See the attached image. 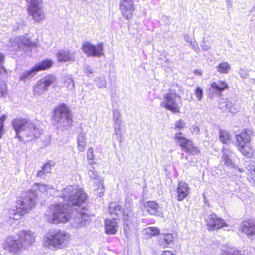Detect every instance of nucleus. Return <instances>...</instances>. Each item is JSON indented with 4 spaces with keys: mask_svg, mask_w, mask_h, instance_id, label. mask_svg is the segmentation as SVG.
<instances>
[{
    "mask_svg": "<svg viewBox=\"0 0 255 255\" xmlns=\"http://www.w3.org/2000/svg\"><path fill=\"white\" fill-rule=\"evenodd\" d=\"M86 133L80 132L77 138V147L80 152L84 151L86 145Z\"/></svg>",
    "mask_w": 255,
    "mask_h": 255,
    "instance_id": "obj_29",
    "label": "nucleus"
},
{
    "mask_svg": "<svg viewBox=\"0 0 255 255\" xmlns=\"http://www.w3.org/2000/svg\"><path fill=\"white\" fill-rule=\"evenodd\" d=\"M54 119L57 122L58 128H67L73 122L69 109L65 105H62L54 110Z\"/></svg>",
    "mask_w": 255,
    "mask_h": 255,
    "instance_id": "obj_5",
    "label": "nucleus"
},
{
    "mask_svg": "<svg viewBox=\"0 0 255 255\" xmlns=\"http://www.w3.org/2000/svg\"><path fill=\"white\" fill-rule=\"evenodd\" d=\"M3 127H1V126H0V138L2 137V135L3 133Z\"/></svg>",
    "mask_w": 255,
    "mask_h": 255,
    "instance_id": "obj_60",
    "label": "nucleus"
},
{
    "mask_svg": "<svg viewBox=\"0 0 255 255\" xmlns=\"http://www.w3.org/2000/svg\"><path fill=\"white\" fill-rule=\"evenodd\" d=\"M58 61L60 62H66L75 61V53L68 50H61L57 54Z\"/></svg>",
    "mask_w": 255,
    "mask_h": 255,
    "instance_id": "obj_21",
    "label": "nucleus"
},
{
    "mask_svg": "<svg viewBox=\"0 0 255 255\" xmlns=\"http://www.w3.org/2000/svg\"><path fill=\"white\" fill-rule=\"evenodd\" d=\"M209 230H214L220 229L227 225L225 221L215 214L209 215L206 219Z\"/></svg>",
    "mask_w": 255,
    "mask_h": 255,
    "instance_id": "obj_17",
    "label": "nucleus"
},
{
    "mask_svg": "<svg viewBox=\"0 0 255 255\" xmlns=\"http://www.w3.org/2000/svg\"><path fill=\"white\" fill-rule=\"evenodd\" d=\"M121 115L120 112L117 110H114L113 111V121L114 122V129L115 133L117 135H121L122 134V129H121V125L122 123V121L121 118Z\"/></svg>",
    "mask_w": 255,
    "mask_h": 255,
    "instance_id": "obj_23",
    "label": "nucleus"
},
{
    "mask_svg": "<svg viewBox=\"0 0 255 255\" xmlns=\"http://www.w3.org/2000/svg\"><path fill=\"white\" fill-rule=\"evenodd\" d=\"M56 81V78L53 75H48L40 80L33 86V94L40 95L47 90V87L50 86Z\"/></svg>",
    "mask_w": 255,
    "mask_h": 255,
    "instance_id": "obj_11",
    "label": "nucleus"
},
{
    "mask_svg": "<svg viewBox=\"0 0 255 255\" xmlns=\"http://www.w3.org/2000/svg\"><path fill=\"white\" fill-rule=\"evenodd\" d=\"M55 165V162L52 160L48 161L46 164L43 165L42 169L46 173H49L51 171V169Z\"/></svg>",
    "mask_w": 255,
    "mask_h": 255,
    "instance_id": "obj_41",
    "label": "nucleus"
},
{
    "mask_svg": "<svg viewBox=\"0 0 255 255\" xmlns=\"http://www.w3.org/2000/svg\"><path fill=\"white\" fill-rule=\"evenodd\" d=\"M2 247L11 255L19 254L24 250V248L19 238L10 236L7 237L2 244Z\"/></svg>",
    "mask_w": 255,
    "mask_h": 255,
    "instance_id": "obj_8",
    "label": "nucleus"
},
{
    "mask_svg": "<svg viewBox=\"0 0 255 255\" xmlns=\"http://www.w3.org/2000/svg\"><path fill=\"white\" fill-rule=\"evenodd\" d=\"M189 190L188 184L184 181H180L176 189L177 199L180 201L183 200L188 195Z\"/></svg>",
    "mask_w": 255,
    "mask_h": 255,
    "instance_id": "obj_20",
    "label": "nucleus"
},
{
    "mask_svg": "<svg viewBox=\"0 0 255 255\" xmlns=\"http://www.w3.org/2000/svg\"><path fill=\"white\" fill-rule=\"evenodd\" d=\"M241 230L253 240L255 239V224L253 221L243 222L241 227Z\"/></svg>",
    "mask_w": 255,
    "mask_h": 255,
    "instance_id": "obj_18",
    "label": "nucleus"
},
{
    "mask_svg": "<svg viewBox=\"0 0 255 255\" xmlns=\"http://www.w3.org/2000/svg\"><path fill=\"white\" fill-rule=\"evenodd\" d=\"M201 46L202 50L204 51H207L210 48V47L207 45L205 41H203L202 42V44L201 45Z\"/></svg>",
    "mask_w": 255,
    "mask_h": 255,
    "instance_id": "obj_54",
    "label": "nucleus"
},
{
    "mask_svg": "<svg viewBox=\"0 0 255 255\" xmlns=\"http://www.w3.org/2000/svg\"><path fill=\"white\" fill-rule=\"evenodd\" d=\"M231 69V65L226 62L221 63L217 67V70L218 72L222 74H227Z\"/></svg>",
    "mask_w": 255,
    "mask_h": 255,
    "instance_id": "obj_33",
    "label": "nucleus"
},
{
    "mask_svg": "<svg viewBox=\"0 0 255 255\" xmlns=\"http://www.w3.org/2000/svg\"><path fill=\"white\" fill-rule=\"evenodd\" d=\"M97 182V188L95 189V194L99 197H102L105 192L102 179H99V181Z\"/></svg>",
    "mask_w": 255,
    "mask_h": 255,
    "instance_id": "obj_35",
    "label": "nucleus"
},
{
    "mask_svg": "<svg viewBox=\"0 0 255 255\" xmlns=\"http://www.w3.org/2000/svg\"><path fill=\"white\" fill-rule=\"evenodd\" d=\"M12 125L16 133V137L20 140L28 141L40 134V130L30 120L25 118H16Z\"/></svg>",
    "mask_w": 255,
    "mask_h": 255,
    "instance_id": "obj_2",
    "label": "nucleus"
},
{
    "mask_svg": "<svg viewBox=\"0 0 255 255\" xmlns=\"http://www.w3.org/2000/svg\"><path fill=\"white\" fill-rule=\"evenodd\" d=\"M253 131L250 129H245L241 132L236 135V146L237 148L246 144H249L251 141V136Z\"/></svg>",
    "mask_w": 255,
    "mask_h": 255,
    "instance_id": "obj_16",
    "label": "nucleus"
},
{
    "mask_svg": "<svg viewBox=\"0 0 255 255\" xmlns=\"http://www.w3.org/2000/svg\"><path fill=\"white\" fill-rule=\"evenodd\" d=\"M38 188H39V190L41 192H43L44 193L45 191H46L48 186V185H44V184H38Z\"/></svg>",
    "mask_w": 255,
    "mask_h": 255,
    "instance_id": "obj_52",
    "label": "nucleus"
},
{
    "mask_svg": "<svg viewBox=\"0 0 255 255\" xmlns=\"http://www.w3.org/2000/svg\"><path fill=\"white\" fill-rule=\"evenodd\" d=\"M36 72L33 67L31 70L23 72L19 77V80L24 83L29 81L35 74Z\"/></svg>",
    "mask_w": 255,
    "mask_h": 255,
    "instance_id": "obj_31",
    "label": "nucleus"
},
{
    "mask_svg": "<svg viewBox=\"0 0 255 255\" xmlns=\"http://www.w3.org/2000/svg\"><path fill=\"white\" fill-rule=\"evenodd\" d=\"M203 90L199 87H197L195 90V94L199 100H201L203 96Z\"/></svg>",
    "mask_w": 255,
    "mask_h": 255,
    "instance_id": "obj_47",
    "label": "nucleus"
},
{
    "mask_svg": "<svg viewBox=\"0 0 255 255\" xmlns=\"http://www.w3.org/2000/svg\"><path fill=\"white\" fill-rule=\"evenodd\" d=\"M190 45L194 50H195L197 52H199V48L198 46V45H197V43H196V42H191Z\"/></svg>",
    "mask_w": 255,
    "mask_h": 255,
    "instance_id": "obj_53",
    "label": "nucleus"
},
{
    "mask_svg": "<svg viewBox=\"0 0 255 255\" xmlns=\"http://www.w3.org/2000/svg\"><path fill=\"white\" fill-rule=\"evenodd\" d=\"M227 6L231 7L232 6V2L230 0H226Z\"/></svg>",
    "mask_w": 255,
    "mask_h": 255,
    "instance_id": "obj_59",
    "label": "nucleus"
},
{
    "mask_svg": "<svg viewBox=\"0 0 255 255\" xmlns=\"http://www.w3.org/2000/svg\"><path fill=\"white\" fill-rule=\"evenodd\" d=\"M109 213L111 215L115 214L116 216L124 215L122 207L115 203H111L110 204Z\"/></svg>",
    "mask_w": 255,
    "mask_h": 255,
    "instance_id": "obj_32",
    "label": "nucleus"
},
{
    "mask_svg": "<svg viewBox=\"0 0 255 255\" xmlns=\"http://www.w3.org/2000/svg\"><path fill=\"white\" fill-rule=\"evenodd\" d=\"M144 207L151 215L159 216L160 214L159 207L155 201H148L144 204Z\"/></svg>",
    "mask_w": 255,
    "mask_h": 255,
    "instance_id": "obj_24",
    "label": "nucleus"
},
{
    "mask_svg": "<svg viewBox=\"0 0 255 255\" xmlns=\"http://www.w3.org/2000/svg\"><path fill=\"white\" fill-rule=\"evenodd\" d=\"M45 174H46V172H45L44 170H43V169H42L41 170H40L37 172V176L41 177V178H43Z\"/></svg>",
    "mask_w": 255,
    "mask_h": 255,
    "instance_id": "obj_55",
    "label": "nucleus"
},
{
    "mask_svg": "<svg viewBox=\"0 0 255 255\" xmlns=\"http://www.w3.org/2000/svg\"><path fill=\"white\" fill-rule=\"evenodd\" d=\"M173 236L170 234H167L165 235L163 238V240L165 242L166 245L169 244L173 241Z\"/></svg>",
    "mask_w": 255,
    "mask_h": 255,
    "instance_id": "obj_45",
    "label": "nucleus"
},
{
    "mask_svg": "<svg viewBox=\"0 0 255 255\" xmlns=\"http://www.w3.org/2000/svg\"><path fill=\"white\" fill-rule=\"evenodd\" d=\"M211 88L217 92H222L226 89H228V84L224 81H219L218 82H214L211 84Z\"/></svg>",
    "mask_w": 255,
    "mask_h": 255,
    "instance_id": "obj_30",
    "label": "nucleus"
},
{
    "mask_svg": "<svg viewBox=\"0 0 255 255\" xmlns=\"http://www.w3.org/2000/svg\"><path fill=\"white\" fill-rule=\"evenodd\" d=\"M194 73L197 74V75H201L202 74L201 72L200 71L198 70H195L194 71Z\"/></svg>",
    "mask_w": 255,
    "mask_h": 255,
    "instance_id": "obj_61",
    "label": "nucleus"
},
{
    "mask_svg": "<svg viewBox=\"0 0 255 255\" xmlns=\"http://www.w3.org/2000/svg\"><path fill=\"white\" fill-rule=\"evenodd\" d=\"M220 108L224 109L226 110H228L229 112L232 114H235L237 112V109L234 107V105L230 101H226L223 104H220Z\"/></svg>",
    "mask_w": 255,
    "mask_h": 255,
    "instance_id": "obj_34",
    "label": "nucleus"
},
{
    "mask_svg": "<svg viewBox=\"0 0 255 255\" xmlns=\"http://www.w3.org/2000/svg\"><path fill=\"white\" fill-rule=\"evenodd\" d=\"M71 239L70 235L63 230L49 231L43 239L45 247L55 249H63L67 247Z\"/></svg>",
    "mask_w": 255,
    "mask_h": 255,
    "instance_id": "obj_3",
    "label": "nucleus"
},
{
    "mask_svg": "<svg viewBox=\"0 0 255 255\" xmlns=\"http://www.w3.org/2000/svg\"><path fill=\"white\" fill-rule=\"evenodd\" d=\"M145 231L149 236H156L159 233V230L156 227L147 228L145 229Z\"/></svg>",
    "mask_w": 255,
    "mask_h": 255,
    "instance_id": "obj_40",
    "label": "nucleus"
},
{
    "mask_svg": "<svg viewBox=\"0 0 255 255\" xmlns=\"http://www.w3.org/2000/svg\"><path fill=\"white\" fill-rule=\"evenodd\" d=\"M161 255H174L170 251H164Z\"/></svg>",
    "mask_w": 255,
    "mask_h": 255,
    "instance_id": "obj_58",
    "label": "nucleus"
},
{
    "mask_svg": "<svg viewBox=\"0 0 255 255\" xmlns=\"http://www.w3.org/2000/svg\"><path fill=\"white\" fill-rule=\"evenodd\" d=\"M174 138L186 152L192 155H197L199 153L198 148L194 145L192 141L183 136L181 132L176 133Z\"/></svg>",
    "mask_w": 255,
    "mask_h": 255,
    "instance_id": "obj_10",
    "label": "nucleus"
},
{
    "mask_svg": "<svg viewBox=\"0 0 255 255\" xmlns=\"http://www.w3.org/2000/svg\"><path fill=\"white\" fill-rule=\"evenodd\" d=\"M184 39L186 40V41L187 43H191V42H192L191 40V38L189 35H184Z\"/></svg>",
    "mask_w": 255,
    "mask_h": 255,
    "instance_id": "obj_57",
    "label": "nucleus"
},
{
    "mask_svg": "<svg viewBox=\"0 0 255 255\" xmlns=\"http://www.w3.org/2000/svg\"><path fill=\"white\" fill-rule=\"evenodd\" d=\"M6 95V85L3 82H0V97H4Z\"/></svg>",
    "mask_w": 255,
    "mask_h": 255,
    "instance_id": "obj_43",
    "label": "nucleus"
},
{
    "mask_svg": "<svg viewBox=\"0 0 255 255\" xmlns=\"http://www.w3.org/2000/svg\"><path fill=\"white\" fill-rule=\"evenodd\" d=\"M6 116L3 115L0 118V126L3 128V122L6 119Z\"/></svg>",
    "mask_w": 255,
    "mask_h": 255,
    "instance_id": "obj_56",
    "label": "nucleus"
},
{
    "mask_svg": "<svg viewBox=\"0 0 255 255\" xmlns=\"http://www.w3.org/2000/svg\"><path fill=\"white\" fill-rule=\"evenodd\" d=\"M219 138L223 143H226L230 140V136L227 131L221 130L219 133Z\"/></svg>",
    "mask_w": 255,
    "mask_h": 255,
    "instance_id": "obj_37",
    "label": "nucleus"
},
{
    "mask_svg": "<svg viewBox=\"0 0 255 255\" xmlns=\"http://www.w3.org/2000/svg\"><path fill=\"white\" fill-rule=\"evenodd\" d=\"M222 152L221 162L228 167L234 168L235 164L232 160L233 152L230 149L224 148Z\"/></svg>",
    "mask_w": 255,
    "mask_h": 255,
    "instance_id": "obj_19",
    "label": "nucleus"
},
{
    "mask_svg": "<svg viewBox=\"0 0 255 255\" xmlns=\"http://www.w3.org/2000/svg\"><path fill=\"white\" fill-rule=\"evenodd\" d=\"M120 7L123 16L127 19H129L132 16L134 10V4L132 0H121Z\"/></svg>",
    "mask_w": 255,
    "mask_h": 255,
    "instance_id": "obj_15",
    "label": "nucleus"
},
{
    "mask_svg": "<svg viewBox=\"0 0 255 255\" xmlns=\"http://www.w3.org/2000/svg\"><path fill=\"white\" fill-rule=\"evenodd\" d=\"M62 198L66 203L51 205L45 214L50 223H65L71 217L72 210L84 209L83 204L87 200L86 193L77 186H67L62 191Z\"/></svg>",
    "mask_w": 255,
    "mask_h": 255,
    "instance_id": "obj_1",
    "label": "nucleus"
},
{
    "mask_svg": "<svg viewBox=\"0 0 255 255\" xmlns=\"http://www.w3.org/2000/svg\"><path fill=\"white\" fill-rule=\"evenodd\" d=\"M84 71L85 73H86L88 76H89V75L92 74L93 73V69L92 67L89 66H85L84 67Z\"/></svg>",
    "mask_w": 255,
    "mask_h": 255,
    "instance_id": "obj_49",
    "label": "nucleus"
},
{
    "mask_svg": "<svg viewBox=\"0 0 255 255\" xmlns=\"http://www.w3.org/2000/svg\"><path fill=\"white\" fill-rule=\"evenodd\" d=\"M94 150L93 148H89L87 152V157L88 160H92L94 158Z\"/></svg>",
    "mask_w": 255,
    "mask_h": 255,
    "instance_id": "obj_48",
    "label": "nucleus"
},
{
    "mask_svg": "<svg viewBox=\"0 0 255 255\" xmlns=\"http://www.w3.org/2000/svg\"><path fill=\"white\" fill-rule=\"evenodd\" d=\"M221 255H247L246 252H243L236 250L235 248L225 247L222 249Z\"/></svg>",
    "mask_w": 255,
    "mask_h": 255,
    "instance_id": "obj_27",
    "label": "nucleus"
},
{
    "mask_svg": "<svg viewBox=\"0 0 255 255\" xmlns=\"http://www.w3.org/2000/svg\"><path fill=\"white\" fill-rule=\"evenodd\" d=\"M17 236L24 249L30 247L35 241V236L30 230L21 231Z\"/></svg>",
    "mask_w": 255,
    "mask_h": 255,
    "instance_id": "obj_14",
    "label": "nucleus"
},
{
    "mask_svg": "<svg viewBox=\"0 0 255 255\" xmlns=\"http://www.w3.org/2000/svg\"><path fill=\"white\" fill-rule=\"evenodd\" d=\"M4 60V56L2 54L0 53V72L3 70L4 72H5V69L4 68L2 64Z\"/></svg>",
    "mask_w": 255,
    "mask_h": 255,
    "instance_id": "obj_50",
    "label": "nucleus"
},
{
    "mask_svg": "<svg viewBox=\"0 0 255 255\" xmlns=\"http://www.w3.org/2000/svg\"><path fill=\"white\" fill-rule=\"evenodd\" d=\"M82 49L88 56L100 57L104 55L103 43L94 45L87 41L83 44Z\"/></svg>",
    "mask_w": 255,
    "mask_h": 255,
    "instance_id": "obj_13",
    "label": "nucleus"
},
{
    "mask_svg": "<svg viewBox=\"0 0 255 255\" xmlns=\"http://www.w3.org/2000/svg\"><path fill=\"white\" fill-rule=\"evenodd\" d=\"M25 214V213L21 212V210H18L17 209L16 211L12 209L9 210L8 211L9 218L11 219H13L14 220H17L19 219L21 216Z\"/></svg>",
    "mask_w": 255,
    "mask_h": 255,
    "instance_id": "obj_36",
    "label": "nucleus"
},
{
    "mask_svg": "<svg viewBox=\"0 0 255 255\" xmlns=\"http://www.w3.org/2000/svg\"><path fill=\"white\" fill-rule=\"evenodd\" d=\"M88 174L92 179L97 180V182L99 181V179H102L98 175V173L97 171L95 170L94 167H92V169H89V170L88 171Z\"/></svg>",
    "mask_w": 255,
    "mask_h": 255,
    "instance_id": "obj_42",
    "label": "nucleus"
},
{
    "mask_svg": "<svg viewBox=\"0 0 255 255\" xmlns=\"http://www.w3.org/2000/svg\"><path fill=\"white\" fill-rule=\"evenodd\" d=\"M125 209L124 212V220L126 222L130 220L132 214L131 213V204L129 199H126V204L125 205Z\"/></svg>",
    "mask_w": 255,
    "mask_h": 255,
    "instance_id": "obj_28",
    "label": "nucleus"
},
{
    "mask_svg": "<svg viewBox=\"0 0 255 255\" xmlns=\"http://www.w3.org/2000/svg\"><path fill=\"white\" fill-rule=\"evenodd\" d=\"M53 64V62L50 59H45L42 61L41 62L33 66L36 73L37 72L45 70L50 68Z\"/></svg>",
    "mask_w": 255,
    "mask_h": 255,
    "instance_id": "obj_26",
    "label": "nucleus"
},
{
    "mask_svg": "<svg viewBox=\"0 0 255 255\" xmlns=\"http://www.w3.org/2000/svg\"><path fill=\"white\" fill-rule=\"evenodd\" d=\"M239 170L240 172H242L243 170L242 169H239Z\"/></svg>",
    "mask_w": 255,
    "mask_h": 255,
    "instance_id": "obj_62",
    "label": "nucleus"
},
{
    "mask_svg": "<svg viewBox=\"0 0 255 255\" xmlns=\"http://www.w3.org/2000/svg\"><path fill=\"white\" fill-rule=\"evenodd\" d=\"M181 96L175 90H169L163 97L161 106L173 113L180 112V109L182 105Z\"/></svg>",
    "mask_w": 255,
    "mask_h": 255,
    "instance_id": "obj_4",
    "label": "nucleus"
},
{
    "mask_svg": "<svg viewBox=\"0 0 255 255\" xmlns=\"http://www.w3.org/2000/svg\"><path fill=\"white\" fill-rule=\"evenodd\" d=\"M190 130L192 133L199 134L200 128L198 126H192L190 128Z\"/></svg>",
    "mask_w": 255,
    "mask_h": 255,
    "instance_id": "obj_51",
    "label": "nucleus"
},
{
    "mask_svg": "<svg viewBox=\"0 0 255 255\" xmlns=\"http://www.w3.org/2000/svg\"><path fill=\"white\" fill-rule=\"evenodd\" d=\"M117 217H113V219H106L105 220L106 233L108 235H115L118 231V225L116 222Z\"/></svg>",
    "mask_w": 255,
    "mask_h": 255,
    "instance_id": "obj_22",
    "label": "nucleus"
},
{
    "mask_svg": "<svg viewBox=\"0 0 255 255\" xmlns=\"http://www.w3.org/2000/svg\"><path fill=\"white\" fill-rule=\"evenodd\" d=\"M246 168L251 174H255V161L253 160L250 161L249 164L247 165Z\"/></svg>",
    "mask_w": 255,
    "mask_h": 255,
    "instance_id": "obj_44",
    "label": "nucleus"
},
{
    "mask_svg": "<svg viewBox=\"0 0 255 255\" xmlns=\"http://www.w3.org/2000/svg\"><path fill=\"white\" fill-rule=\"evenodd\" d=\"M10 43L12 50L25 52L30 51L31 48L35 46V43L32 42L27 36L12 38L10 40Z\"/></svg>",
    "mask_w": 255,
    "mask_h": 255,
    "instance_id": "obj_6",
    "label": "nucleus"
},
{
    "mask_svg": "<svg viewBox=\"0 0 255 255\" xmlns=\"http://www.w3.org/2000/svg\"><path fill=\"white\" fill-rule=\"evenodd\" d=\"M36 194L33 191L28 193L26 195L21 199L18 200L16 202V208L18 210H21L23 213H28L35 206Z\"/></svg>",
    "mask_w": 255,
    "mask_h": 255,
    "instance_id": "obj_7",
    "label": "nucleus"
},
{
    "mask_svg": "<svg viewBox=\"0 0 255 255\" xmlns=\"http://www.w3.org/2000/svg\"><path fill=\"white\" fill-rule=\"evenodd\" d=\"M174 126L175 129H182L184 128L185 127V123H184L182 120H179L176 122Z\"/></svg>",
    "mask_w": 255,
    "mask_h": 255,
    "instance_id": "obj_46",
    "label": "nucleus"
},
{
    "mask_svg": "<svg viewBox=\"0 0 255 255\" xmlns=\"http://www.w3.org/2000/svg\"><path fill=\"white\" fill-rule=\"evenodd\" d=\"M42 3L41 0H37L29 3L27 7L29 14L36 22H40L45 18V12L42 8Z\"/></svg>",
    "mask_w": 255,
    "mask_h": 255,
    "instance_id": "obj_9",
    "label": "nucleus"
},
{
    "mask_svg": "<svg viewBox=\"0 0 255 255\" xmlns=\"http://www.w3.org/2000/svg\"><path fill=\"white\" fill-rule=\"evenodd\" d=\"M237 149L242 155L247 157L252 158L254 155V149L250 145V143L243 145V146L237 148Z\"/></svg>",
    "mask_w": 255,
    "mask_h": 255,
    "instance_id": "obj_25",
    "label": "nucleus"
},
{
    "mask_svg": "<svg viewBox=\"0 0 255 255\" xmlns=\"http://www.w3.org/2000/svg\"><path fill=\"white\" fill-rule=\"evenodd\" d=\"M86 202V201L85 202ZM84 209L81 208L78 210H75L76 214L74 216L75 218L73 219L72 226L76 228H79L85 226L89 223L90 221V217L86 213V204L85 203L83 204Z\"/></svg>",
    "mask_w": 255,
    "mask_h": 255,
    "instance_id": "obj_12",
    "label": "nucleus"
},
{
    "mask_svg": "<svg viewBox=\"0 0 255 255\" xmlns=\"http://www.w3.org/2000/svg\"><path fill=\"white\" fill-rule=\"evenodd\" d=\"M97 86L99 88H105L107 86L106 80L104 77H97L95 79Z\"/></svg>",
    "mask_w": 255,
    "mask_h": 255,
    "instance_id": "obj_38",
    "label": "nucleus"
},
{
    "mask_svg": "<svg viewBox=\"0 0 255 255\" xmlns=\"http://www.w3.org/2000/svg\"><path fill=\"white\" fill-rule=\"evenodd\" d=\"M64 84L70 90H73L74 89V81L71 77L67 76L65 78Z\"/></svg>",
    "mask_w": 255,
    "mask_h": 255,
    "instance_id": "obj_39",
    "label": "nucleus"
}]
</instances>
